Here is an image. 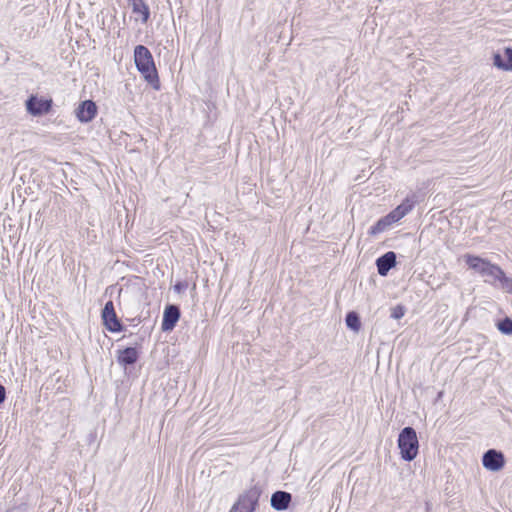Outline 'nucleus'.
Masks as SVG:
<instances>
[{
  "mask_svg": "<svg viewBox=\"0 0 512 512\" xmlns=\"http://www.w3.org/2000/svg\"><path fill=\"white\" fill-rule=\"evenodd\" d=\"M134 61L138 71L155 89H159L157 70L151 52L147 47L138 45L134 50Z\"/></svg>",
  "mask_w": 512,
  "mask_h": 512,
  "instance_id": "1",
  "label": "nucleus"
},
{
  "mask_svg": "<svg viewBox=\"0 0 512 512\" xmlns=\"http://www.w3.org/2000/svg\"><path fill=\"white\" fill-rule=\"evenodd\" d=\"M415 202L410 198H406L400 205L392 210L385 217L379 219L377 223L369 230L370 235H377L384 232L393 223L398 222L405 217L414 207Z\"/></svg>",
  "mask_w": 512,
  "mask_h": 512,
  "instance_id": "2",
  "label": "nucleus"
},
{
  "mask_svg": "<svg viewBox=\"0 0 512 512\" xmlns=\"http://www.w3.org/2000/svg\"><path fill=\"white\" fill-rule=\"evenodd\" d=\"M400 456L405 461L414 460L419 452V441L416 431L412 427H405L398 436Z\"/></svg>",
  "mask_w": 512,
  "mask_h": 512,
  "instance_id": "3",
  "label": "nucleus"
},
{
  "mask_svg": "<svg viewBox=\"0 0 512 512\" xmlns=\"http://www.w3.org/2000/svg\"><path fill=\"white\" fill-rule=\"evenodd\" d=\"M52 100L31 96L26 101V109L32 116H41L48 113L51 109Z\"/></svg>",
  "mask_w": 512,
  "mask_h": 512,
  "instance_id": "4",
  "label": "nucleus"
},
{
  "mask_svg": "<svg viewBox=\"0 0 512 512\" xmlns=\"http://www.w3.org/2000/svg\"><path fill=\"white\" fill-rule=\"evenodd\" d=\"M257 500V493L255 491H248L239 497L230 512H253Z\"/></svg>",
  "mask_w": 512,
  "mask_h": 512,
  "instance_id": "5",
  "label": "nucleus"
},
{
  "mask_svg": "<svg viewBox=\"0 0 512 512\" xmlns=\"http://www.w3.org/2000/svg\"><path fill=\"white\" fill-rule=\"evenodd\" d=\"M483 466L489 471H499L504 467V455L494 449L488 450L482 458Z\"/></svg>",
  "mask_w": 512,
  "mask_h": 512,
  "instance_id": "6",
  "label": "nucleus"
},
{
  "mask_svg": "<svg viewBox=\"0 0 512 512\" xmlns=\"http://www.w3.org/2000/svg\"><path fill=\"white\" fill-rule=\"evenodd\" d=\"M102 319L105 327L111 332H119L121 324L118 320L112 301H108L102 310Z\"/></svg>",
  "mask_w": 512,
  "mask_h": 512,
  "instance_id": "7",
  "label": "nucleus"
},
{
  "mask_svg": "<svg viewBox=\"0 0 512 512\" xmlns=\"http://www.w3.org/2000/svg\"><path fill=\"white\" fill-rule=\"evenodd\" d=\"M97 114V106L92 100L83 101L76 109V117L82 123L92 121Z\"/></svg>",
  "mask_w": 512,
  "mask_h": 512,
  "instance_id": "8",
  "label": "nucleus"
},
{
  "mask_svg": "<svg viewBox=\"0 0 512 512\" xmlns=\"http://www.w3.org/2000/svg\"><path fill=\"white\" fill-rule=\"evenodd\" d=\"M180 317L179 308L175 305H169L164 310L162 330L171 331Z\"/></svg>",
  "mask_w": 512,
  "mask_h": 512,
  "instance_id": "9",
  "label": "nucleus"
},
{
  "mask_svg": "<svg viewBox=\"0 0 512 512\" xmlns=\"http://www.w3.org/2000/svg\"><path fill=\"white\" fill-rule=\"evenodd\" d=\"M395 264H396V255L392 251L385 253L383 256L378 258L376 261L378 273L381 276L387 275L388 271L392 267H394Z\"/></svg>",
  "mask_w": 512,
  "mask_h": 512,
  "instance_id": "10",
  "label": "nucleus"
},
{
  "mask_svg": "<svg viewBox=\"0 0 512 512\" xmlns=\"http://www.w3.org/2000/svg\"><path fill=\"white\" fill-rule=\"evenodd\" d=\"M463 260L465 261V263L467 264V266L470 269L478 272L480 275L483 274L484 270L490 263L489 261H487L483 258L474 256V255H470V254L464 255Z\"/></svg>",
  "mask_w": 512,
  "mask_h": 512,
  "instance_id": "11",
  "label": "nucleus"
},
{
  "mask_svg": "<svg viewBox=\"0 0 512 512\" xmlns=\"http://www.w3.org/2000/svg\"><path fill=\"white\" fill-rule=\"evenodd\" d=\"M503 273L504 271L499 266L489 263L481 276L485 278V282L496 286Z\"/></svg>",
  "mask_w": 512,
  "mask_h": 512,
  "instance_id": "12",
  "label": "nucleus"
},
{
  "mask_svg": "<svg viewBox=\"0 0 512 512\" xmlns=\"http://www.w3.org/2000/svg\"><path fill=\"white\" fill-rule=\"evenodd\" d=\"M291 501V495L284 491H277L271 497V506L276 510H285Z\"/></svg>",
  "mask_w": 512,
  "mask_h": 512,
  "instance_id": "13",
  "label": "nucleus"
},
{
  "mask_svg": "<svg viewBox=\"0 0 512 512\" xmlns=\"http://www.w3.org/2000/svg\"><path fill=\"white\" fill-rule=\"evenodd\" d=\"M132 6L134 13L141 16L142 23H146L149 19L150 12L149 7L144 3L143 0H128Z\"/></svg>",
  "mask_w": 512,
  "mask_h": 512,
  "instance_id": "14",
  "label": "nucleus"
},
{
  "mask_svg": "<svg viewBox=\"0 0 512 512\" xmlns=\"http://www.w3.org/2000/svg\"><path fill=\"white\" fill-rule=\"evenodd\" d=\"M138 359V352L135 348L129 347L120 351L118 361L123 365L134 364Z\"/></svg>",
  "mask_w": 512,
  "mask_h": 512,
  "instance_id": "15",
  "label": "nucleus"
},
{
  "mask_svg": "<svg viewBox=\"0 0 512 512\" xmlns=\"http://www.w3.org/2000/svg\"><path fill=\"white\" fill-rule=\"evenodd\" d=\"M495 287L512 294V278L507 277L505 273H503L502 277L498 280L497 285Z\"/></svg>",
  "mask_w": 512,
  "mask_h": 512,
  "instance_id": "16",
  "label": "nucleus"
},
{
  "mask_svg": "<svg viewBox=\"0 0 512 512\" xmlns=\"http://www.w3.org/2000/svg\"><path fill=\"white\" fill-rule=\"evenodd\" d=\"M346 324L352 330L358 331L360 329V321L358 315L355 312L348 313L346 316Z\"/></svg>",
  "mask_w": 512,
  "mask_h": 512,
  "instance_id": "17",
  "label": "nucleus"
},
{
  "mask_svg": "<svg viewBox=\"0 0 512 512\" xmlns=\"http://www.w3.org/2000/svg\"><path fill=\"white\" fill-rule=\"evenodd\" d=\"M497 328L503 334L512 335V319L506 317L497 323Z\"/></svg>",
  "mask_w": 512,
  "mask_h": 512,
  "instance_id": "18",
  "label": "nucleus"
},
{
  "mask_svg": "<svg viewBox=\"0 0 512 512\" xmlns=\"http://www.w3.org/2000/svg\"><path fill=\"white\" fill-rule=\"evenodd\" d=\"M503 56L505 61V72H511L512 71V48L506 47L503 50Z\"/></svg>",
  "mask_w": 512,
  "mask_h": 512,
  "instance_id": "19",
  "label": "nucleus"
},
{
  "mask_svg": "<svg viewBox=\"0 0 512 512\" xmlns=\"http://www.w3.org/2000/svg\"><path fill=\"white\" fill-rule=\"evenodd\" d=\"M406 309L402 305H396L391 309V317L393 319H401L405 315Z\"/></svg>",
  "mask_w": 512,
  "mask_h": 512,
  "instance_id": "20",
  "label": "nucleus"
},
{
  "mask_svg": "<svg viewBox=\"0 0 512 512\" xmlns=\"http://www.w3.org/2000/svg\"><path fill=\"white\" fill-rule=\"evenodd\" d=\"M493 65L499 70L505 71V61L500 53L493 54Z\"/></svg>",
  "mask_w": 512,
  "mask_h": 512,
  "instance_id": "21",
  "label": "nucleus"
},
{
  "mask_svg": "<svg viewBox=\"0 0 512 512\" xmlns=\"http://www.w3.org/2000/svg\"><path fill=\"white\" fill-rule=\"evenodd\" d=\"M5 400V388L0 385V404Z\"/></svg>",
  "mask_w": 512,
  "mask_h": 512,
  "instance_id": "22",
  "label": "nucleus"
}]
</instances>
